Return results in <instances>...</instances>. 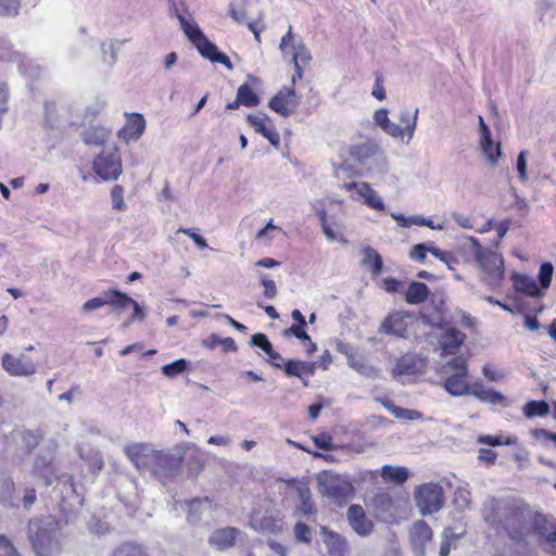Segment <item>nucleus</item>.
<instances>
[{
	"label": "nucleus",
	"instance_id": "obj_1",
	"mask_svg": "<svg viewBox=\"0 0 556 556\" xmlns=\"http://www.w3.org/2000/svg\"><path fill=\"white\" fill-rule=\"evenodd\" d=\"M483 518L491 527L504 529L511 540H520L531 533L536 516L529 507L514 500L490 498L483 504Z\"/></svg>",
	"mask_w": 556,
	"mask_h": 556
},
{
	"label": "nucleus",
	"instance_id": "obj_2",
	"mask_svg": "<svg viewBox=\"0 0 556 556\" xmlns=\"http://www.w3.org/2000/svg\"><path fill=\"white\" fill-rule=\"evenodd\" d=\"M60 529L52 518L33 519L28 523V539L37 556H58L62 552Z\"/></svg>",
	"mask_w": 556,
	"mask_h": 556
},
{
	"label": "nucleus",
	"instance_id": "obj_3",
	"mask_svg": "<svg viewBox=\"0 0 556 556\" xmlns=\"http://www.w3.org/2000/svg\"><path fill=\"white\" fill-rule=\"evenodd\" d=\"M469 241L475 261L481 269V280L491 288L500 287L505 273L503 255L482 247L473 237H470Z\"/></svg>",
	"mask_w": 556,
	"mask_h": 556
},
{
	"label": "nucleus",
	"instance_id": "obj_4",
	"mask_svg": "<svg viewBox=\"0 0 556 556\" xmlns=\"http://www.w3.org/2000/svg\"><path fill=\"white\" fill-rule=\"evenodd\" d=\"M175 15L185 35L192 41L203 58L208 59L213 63L224 64L228 70H232L230 59L204 36L197 24L190 23L178 10H176Z\"/></svg>",
	"mask_w": 556,
	"mask_h": 556
},
{
	"label": "nucleus",
	"instance_id": "obj_5",
	"mask_svg": "<svg viewBox=\"0 0 556 556\" xmlns=\"http://www.w3.org/2000/svg\"><path fill=\"white\" fill-rule=\"evenodd\" d=\"M442 375L446 376L444 389L453 396L469 394L471 386L467 382L468 376L467 361L463 356H457L448 361L441 369Z\"/></svg>",
	"mask_w": 556,
	"mask_h": 556
},
{
	"label": "nucleus",
	"instance_id": "obj_6",
	"mask_svg": "<svg viewBox=\"0 0 556 556\" xmlns=\"http://www.w3.org/2000/svg\"><path fill=\"white\" fill-rule=\"evenodd\" d=\"M58 443L54 440L48 441L37 454L31 473L43 481L46 485H51L59 479V468L54 463Z\"/></svg>",
	"mask_w": 556,
	"mask_h": 556
},
{
	"label": "nucleus",
	"instance_id": "obj_7",
	"mask_svg": "<svg viewBox=\"0 0 556 556\" xmlns=\"http://www.w3.org/2000/svg\"><path fill=\"white\" fill-rule=\"evenodd\" d=\"M414 500L422 516L438 513L445 501L443 488L433 482L424 483L416 488Z\"/></svg>",
	"mask_w": 556,
	"mask_h": 556
},
{
	"label": "nucleus",
	"instance_id": "obj_8",
	"mask_svg": "<svg viewBox=\"0 0 556 556\" xmlns=\"http://www.w3.org/2000/svg\"><path fill=\"white\" fill-rule=\"evenodd\" d=\"M92 169L102 180H116L122 174V160L116 147L104 149L93 161Z\"/></svg>",
	"mask_w": 556,
	"mask_h": 556
},
{
	"label": "nucleus",
	"instance_id": "obj_9",
	"mask_svg": "<svg viewBox=\"0 0 556 556\" xmlns=\"http://www.w3.org/2000/svg\"><path fill=\"white\" fill-rule=\"evenodd\" d=\"M321 493L339 505L346 503L354 494L351 482L339 475L326 473L320 480Z\"/></svg>",
	"mask_w": 556,
	"mask_h": 556
},
{
	"label": "nucleus",
	"instance_id": "obj_10",
	"mask_svg": "<svg viewBox=\"0 0 556 556\" xmlns=\"http://www.w3.org/2000/svg\"><path fill=\"white\" fill-rule=\"evenodd\" d=\"M336 350L346 357L348 365L359 375L367 378L377 376V370L368 365L365 357L358 354L350 344L338 342Z\"/></svg>",
	"mask_w": 556,
	"mask_h": 556
},
{
	"label": "nucleus",
	"instance_id": "obj_11",
	"mask_svg": "<svg viewBox=\"0 0 556 556\" xmlns=\"http://www.w3.org/2000/svg\"><path fill=\"white\" fill-rule=\"evenodd\" d=\"M2 367L10 376L15 377L30 376L36 372L35 364L24 354L14 356L10 353H5L2 356Z\"/></svg>",
	"mask_w": 556,
	"mask_h": 556
},
{
	"label": "nucleus",
	"instance_id": "obj_12",
	"mask_svg": "<svg viewBox=\"0 0 556 556\" xmlns=\"http://www.w3.org/2000/svg\"><path fill=\"white\" fill-rule=\"evenodd\" d=\"M346 518L349 526L362 538H367L372 533L374 523L367 517L361 505L353 504L348 508Z\"/></svg>",
	"mask_w": 556,
	"mask_h": 556
},
{
	"label": "nucleus",
	"instance_id": "obj_13",
	"mask_svg": "<svg viewBox=\"0 0 556 556\" xmlns=\"http://www.w3.org/2000/svg\"><path fill=\"white\" fill-rule=\"evenodd\" d=\"M409 317L410 316L405 312H393L381 323L379 332L395 336L397 338H406Z\"/></svg>",
	"mask_w": 556,
	"mask_h": 556
},
{
	"label": "nucleus",
	"instance_id": "obj_14",
	"mask_svg": "<svg viewBox=\"0 0 556 556\" xmlns=\"http://www.w3.org/2000/svg\"><path fill=\"white\" fill-rule=\"evenodd\" d=\"M247 121L250 126L253 127L256 132L265 137L270 142V144H273L276 149L279 148L280 136L276 130L273 122L266 114H249L247 116Z\"/></svg>",
	"mask_w": 556,
	"mask_h": 556
},
{
	"label": "nucleus",
	"instance_id": "obj_15",
	"mask_svg": "<svg viewBox=\"0 0 556 556\" xmlns=\"http://www.w3.org/2000/svg\"><path fill=\"white\" fill-rule=\"evenodd\" d=\"M532 532L539 535L544 551L556 555V527L553 523H548L544 516L539 515Z\"/></svg>",
	"mask_w": 556,
	"mask_h": 556
},
{
	"label": "nucleus",
	"instance_id": "obj_16",
	"mask_svg": "<svg viewBox=\"0 0 556 556\" xmlns=\"http://www.w3.org/2000/svg\"><path fill=\"white\" fill-rule=\"evenodd\" d=\"M124 452L138 469L148 468L152 464L155 454V451L147 443L126 445Z\"/></svg>",
	"mask_w": 556,
	"mask_h": 556
},
{
	"label": "nucleus",
	"instance_id": "obj_17",
	"mask_svg": "<svg viewBox=\"0 0 556 556\" xmlns=\"http://www.w3.org/2000/svg\"><path fill=\"white\" fill-rule=\"evenodd\" d=\"M298 99L293 88L280 90L275 97H273L268 103V106L280 114L283 117L291 115L294 109L298 106Z\"/></svg>",
	"mask_w": 556,
	"mask_h": 556
},
{
	"label": "nucleus",
	"instance_id": "obj_18",
	"mask_svg": "<svg viewBox=\"0 0 556 556\" xmlns=\"http://www.w3.org/2000/svg\"><path fill=\"white\" fill-rule=\"evenodd\" d=\"M410 543L417 556H424L426 544L432 539V530L429 525L419 520L415 522L409 532Z\"/></svg>",
	"mask_w": 556,
	"mask_h": 556
},
{
	"label": "nucleus",
	"instance_id": "obj_19",
	"mask_svg": "<svg viewBox=\"0 0 556 556\" xmlns=\"http://www.w3.org/2000/svg\"><path fill=\"white\" fill-rule=\"evenodd\" d=\"M324 543L331 556H346L350 552V545L345 536L338 532L321 528Z\"/></svg>",
	"mask_w": 556,
	"mask_h": 556
},
{
	"label": "nucleus",
	"instance_id": "obj_20",
	"mask_svg": "<svg viewBox=\"0 0 556 556\" xmlns=\"http://www.w3.org/2000/svg\"><path fill=\"white\" fill-rule=\"evenodd\" d=\"M240 530L235 527L220 528L210 535L208 544L218 551H226L236 543Z\"/></svg>",
	"mask_w": 556,
	"mask_h": 556
},
{
	"label": "nucleus",
	"instance_id": "obj_21",
	"mask_svg": "<svg viewBox=\"0 0 556 556\" xmlns=\"http://www.w3.org/2000/svg\"><path fill=\"white\" fill-rule=\"evenodd\" d=\"M146 129V119L142 114H131L126 125L118 131V137L125 141L138 140Z\"/></svg>",
	"mask_w": 556,
	"mask_h": 556
},
{
	"label": "nucleus",
	"instance_id": "obj_22",
	"mask_svg": "<svg viewBox=\"0 0 556 556\" xmlns=\"http://www.w3.org/2000/svg\"><path fill=\"white\" fill-rule=\"evenodd\" d=\"M469 394L473 395L482 403L501 405L503 407L508 406L506 397L501 392L485 389L481 382H475L471 386Z\"/></svg>",
	"mask_w": 556,
	"mask_h": 556
},
{
	"label": "nucleus",
	"instance_id": "obj_23",
	"mask_svg": "<svg viewBox=\"0 0 556 556\" xmlns=\"http://www.w3.org/2000/svg\"><path fill=\"white\" fill-rule=\"evenodd\" d=\"M250 526L258 532L277 533L282 529L281 522L273 516H266L261 511H253L250 517Z\"/></svg>",
	"mask_w": 556,
	"mask_h": 556
},
{
	"label": "nucleus",
	"instance_id": "obj_24",
	"mask_svg": "<svg viewBox=\"0 0 556 556\" xmlns=\"http://www.w3.org/2000/svg\"><path fill=\"white\" fill-rule=\"evenodd\" d=\"M424 367V362L414 354H405L397 359L393 368L394 376L414 375L420 372Z\"/></svg>",
	"mask_w": 556,
	"mask_h": 556
},
{
	"label": "nucleus",
	"instance_id": "obj_25",
	"mask_svg": "<svg viewBox=\"0 0 556 556\" xmlns=\"http://www.w3.org/2000/svg\"><path fill=\"white\" fill-rule=\"evenodd\" d=\"M152 464L156 466L155 473L172 476L178 470L180 462L174 455L155 452Z\"/></svg>",
	"mask_w": 556,
	"mask_h": 556
},
{
	"label": "nucleus",
	"instance_id": "obj_26",
	"mask_svg": "<svg viewBox=\"0 0 556 556\" xmlns=\"http://www.w3.org/2000/svg\"><path fill=\"white\" fill-rule=\"evenodd\" d=\"M466 334L455 328H447L440 338V344L445 354H455L463 344Z\"/></svg>",
	"mask_w": 556,
	"mask_h": 556
},
{
	"label": "nucleus",
	"instance_id": "obj_27",
	"mask_svg": "<svg viewBox=\"0 0 556 556\" xmlns=\"http://www.w3.org/2000/svg\"><path fill=\"white\" fill-rule=\"evenodd\" d=\"M380 152L379 144L374 140H366L351 147L350 155L358 163L376 156Z\"/></svg>",
	"mask_w": 556,
	"mask_h": 556
},
{
	"label": "nucleus",
	"instance_id": "obj_28",
	"mask_svg": "<svg viewBox=\"0 0 556 556\" xmlns=\"http://www.w3.org/2000/svg\"><path fill=\"white\" fill-rule=\"evenodd\" d=\"M511 279L514 282V287L517 291L534 298H539L542 295V291L538 287L536 281L533 277L515 273L513 274Z\"/></svg>",
	"mask_w": 556,
	"mask_h": 556
},
{
	"label": "nucleus",
	"instance_id": "obj_29",
	"mask_svg": "<svg viewBox=\"0 0 556 556\" xmlns=\"http://www.w3.org/2000/svg\"><path fill=\"white\" fill-rule=\"evenodd\" d=\"M315 365V363L288 359L285 362L283 368L285 372L289 377H298L300 379H303V376L311 377L314 375Z\"/></svg>",
	"mask_w": 556,
	"mask_h": 556
},
{
	"label": "nucleus",
	"instance_id": "obj_30",
	"mask_svg": "<svg viewBox=\"0 0 556 556\" xmlns=\"http://www.w3.org/2000/svg\"><path fill=\"white\" fill-rule=\"evenodd\" d=\"M409 472L405 467L384 465L381 468V478L387 482L403 484L407 481Z\"/></svg>",
	"mask_w": 556,
	"mask_h": 556
},
{
	"label": "nucleus",
	"instance_id": "obj_31",
	"mask_svg": "<svg viewBox=\"0 0 556 556\" xmlns=\"http://www.w3.org/2000/svg\"><path fill=\"white\" fill-rule=\"evenodd\" d=\"M358 195L363 198L366 205L374 210L383 211L386 207L381 197L371 188L368 182H362V186H359Z\"/></svg>",
	"mask_w": 556,
	"mask_h": 556
},
{
	"label": "nucleus",
	"instance_id": "obj_32",
	"mask_svg": "<svg viewBox=\"0 0 556 556\" xmlns=\"http://www.w3.org/2000/svg\"><path fill=\"white\" fill-rule=\"evenodd\" d=\"M185 505L187 510V520L190 523H197L201 519L204 510L210 508V502L207 497L203 500L194 498L185 503Z\"/></svg>",
	"mask_w": 556,
	"mask_h": 556
},
{
	"label": "nucleus",
	"instance_id": "obj_33",
	"mask_svg": "<svg viewBox=\"0 0 556 556\" xmlns=\"http://www.w3.org/2000/svg\"><path fill=\"white\" fill-rule=\"evenodd\" d=\"M429 288L424 282H412L407 289L405 300L408 304H420L429 295Z\"/></svg>",
	"mask_w": 556,
	"mask_h": 556
},
{
	"label": "nucleus",
	"instance_id": "obj_34",
	"mask_svg": "<svg viewBox=\"0 0 556 556\" xmlns=\"http://www.w3.org/2000/svg\"><path fill=\"white\" fill-rule=\"evenodd\" d=\"M110 136V130L102 126H94L86 129L83 140L86 144L102 146Z\"/></svg>",
	"mask_w": 556,
	"mask_h": 556
},
{
	"label": "nucleus",
	"instance_id": "obj_35",
	"mask_svg": "<svg viewBox=\"0 0 556 556\" xmlns=\"http://www.w3.org/2000/svg\"><path fill=\"white\" fill-rule=\"evenodd\" d=\"M418 113V109H415L413 113L408 109H403L399 114V118L403 124L402 129L407 136L408 141L414 137L417 127Z\"/></svg>",
	"mask_w": 556,
	"mask_h": 556
},
{
	"label": "nucleus",
	"instance_id": "obj_36",
	"mask_svg": "<svg viewBox=\"0 0 556 556\" xmlns=\"http://www.w3.org/2000/svg\"><path fill=\"white\" fill-rule=\"evenodd\" d=\"M480 147L489 163L495 165L502 155L500 142H494L490 135L488 136L486 142L484 141V137L480 138Z\"/></svg>",
	"mask_w": 556,
	"mask_h": 556
},
{
	"label": "nucleus",
	"instance_id": "obj_37",
	"mask_svg": "<svg viewBox=\"0 0 556 556\" xmlns=\"http://www.w3.org/2000/svg\"><path fill=\"white\" fill-rule=\"evenodd\" d=\"M108 303L115 309H127L134 303V299L118 290L108 289Z\"/></svg>",
	"mask_w": 556,
	"mask_h": 556
},
{
	"label": "nucleus",
	"instance_id": "obj_38",
	"mask_svg": "<svg viewBox=\"0 0 556 556\" xmlns=\"http://www.w3.org/2000/svg\"><path fill=\"white\" fill-rule=\"evenodd\" d=\"M522 413L527 418L545 417L549 413V405L543 400L529 401L522 407Z\"/></svg>",
	"mask_w": 556,
	"mask_h": 556
},
{
	"label": "nucleus",
	"instance_id": "obj_39",
	"mask_svg": "<svg viewBox=\"0 0 556 556\" xmlns=\"http://www.w3.org/2000/svg\"><path fill=\"white\" fill-rule=\"evenodd\" d=\"M363 253V264L366 266H370L374 275H379L383 266L382 258L379 255V253L371 247L364 248Z\"/></svg>",
	"mask_w": 556,
	"mask_h": 556
},
{
	"label": "nucleus",
	"instance_id": "obj_40",
	"mask_svg": "<svg viewBox=\"0 0 556 556\" xmlns=\"http://www.w3.org/2000/svg\"><path fill=\"white\" fill-rule=\"evenodd\" d=\"M237 97L238 101L241 102V105L244 106L253 108L260 103L258 96L248 84H243L238 88Z\"/></svg>",
	"mask_w": 556,
	"mask_h": 556
},
{
	"label": "nucleus",
	"instance_id": "obj_41",
	"mask_svg": "<svg viewBox=\"0 0 556 556\" xmlns=\"http://www.w3.org/2000/svg\"><path fill=\"white\" fill-rule=\"evenodd\" d=\"M123 41L118 40H108L101 43V51L103 54V61L108 63L110 66L114 65L117 60V51Z\"/></svg>",
	"mask_w": 556,
	"mask_h": 556
},
{
	"label": "nucleus",
	"instance_id": "obj_42",
	"mask_svg": "<svg viewBox=\"0 0 556 556\" xmlns=\"http://www.w3.org/2000/svg\"><path fill=\"white\" fill-rule=\"evenodd\" d=\"M296 491H298L299 500L301 502L300 507H299L300 510L304 515L313 514L315 511V509H314V504L312 502V492H311L309 488L306 486L305 484H302V485L298 486Z\"/></svg>",
	"mask_w": 556,
	"mask_h": 556
},
{
	"label": "nucleus",
	"instance_id": "obj_43",
	"mask_svg": "<svg viewBox=\"0 0 556 556\" xmlns=\"http://www.w3.org/2000/svg\"><path fill=\"white\" fill-rule=\"evenodd\" d=\"M14 439L21 440L28 452L39 444V435L30 430H15L12 433Z\"/></svg>",
	"mask_w": 556,
	"mask_h": 556
},
{
	"label": "nucleus",
	"instance_id": "obj_44",
	"mask_svg": "<svg viewBox=\"0 0 556 556\" xmlns=\"http://www.w3.org/2000/svg\"><path fill=\"white\" fill-rule=\"evenodd\" d=\"M374 505L377 510L391 516L393 513V500L389 493H379L374 498Z\"/></svg>",
	"mask_w": 556,
	"mask_h": 556
},
{
	"label": "nucleus",
	"instance_id": "obj_45",
	"mask_svg": "<svg viewBox=\"0 0 556 556\" xmlns=\"http://www.w3.org/2000/svg\"><path fill=\"white\" fill-rule=\"evenodd\" d=\"M113 556H148L141 545L135 543H124L118 546Z\"/></svg>",
	"mask_w": 556,
	"mask_h": 556
},
{
	"label": "nucleus",
	"instance_id": "obj_46",
	"mask_svg": "<svg viewBox=\"0 0 556 556\" xmlns=\"http://www.w3.org/2000/svg\"><path fill=\"white\" fill-rule=\"evenodd\" d=\"M292 61L293 63H301L303 65H307L312 60V55L309 50L303 43V41L298 42L296 45H292Z\"/></svg>",
	"mask_w": 556,
	"mask_h": 556
},
{
	"label": "nucleus",
	"instance_id": "obj_47",
	"mask_svg": "<svg viewBox=\"0 0 556 556\" xmlns=\"http://www.w3.org/2000/svg\"><path fill=\"white\" fill-rule=\"evenodd\" d=\"M15 490L14 481L11 477H0V502L8 503L12 501Z\"/></svg>",
	"mask_w": 556,
	"mask_h": 556
},
{
	"label": "nucleus",
	"instance_id": "obj_48",
	"mask_svg": "<svg viewBox=\"0 0 556 556\" xmlns=\"http://www.w3.org/2000/svg\"><path fill=\"white\" fill-rule=\"evenodd\" d=\"M21 0H0V16L14 17L18 14Z\"/></svg>",
	"mask_w": 556,
	"mask_h": 556
},
{
	"label": "nucleus",
	"instance_id": "obj_49",
	"mask_svg": "<svg viewBox=\"0 0 556 556\" xmlns=\"http://www.w3.org/2000/svg\"><path fill=\"white\" fill-rule=\"evenodd\" d=\"M187 369V362L184 358L177 359L162 367V372L166 377L173 378L182 374Z\"/></svg>",
	"mask_w": 556,
	"mask_h": 556
},
{
	"label": "nucleus",
	"instance_id": "obj_50",
	"mask_svg": "<svg viewBox=\"0 0 556 556\" xmlns=\"http://www.w3.org/2000/svg\"><path fill=\"white\" fill-rule=\"evenodd\" d=\"M553 270L554 267L549 262H545L541 265L539 271V279L542 289H547L549 287L553 277Z\"/></svg>",
	"mask_w": 556,
	"mask_h": 556
},
{
	"label": "nucleus",
	"instance_id": "obj_51",
	"mask_svg": "<svg viewBox=\"0 0 556 556\" xmlns=\"http://www.w3.org/2000/svg\"><path fill=\"white\" fill-rule=\"evenodd\" d=\"M108 304V290H105L99 296L92 298L85 302L83 305V311L91 312Z\"/></svg>",
	"mask_w": 556,
	"mask_h": 556
},
{
	"label": "nucleus",
	"instance_id": "obj_52",
	"mask_svg": "<svg viewBox=\"0 0 556 556\" xmlns=\"http://www.w3.org/2000/svg\"><path fill=\"white\" fill-rule=\"evenodd\" d=\"M312 440L316 447L324 451H333L334 444L332 443V437L326 432L319 433L312 437Z\"/></svg>",
	"mask_w": 556,
	"mask_h": 556
},
{
	"label": "nucleus",
	"instance_id": "obj_53",
	"mask_svg": "<svg viewBox=\"0 0 556 556\" xmlns=\"http://www.w3.org/2000/svg\"><path fill=\"white\" fill-rule=\"evenodd\" d=\"M251 344L262 349L267 355H271L273 344L264 333H255L251 338Z\"/></svg>",
	"mask_w": 556,
	"mask_h": 556
},
{
	"label": "nucleus",
	"instance_id": "obj_54",
	"mask_svg": "<svg viewBox=\"0 0 556 556\" xmlns=\"http://www.w3.org/2000/svg\"><path fill=\"white\" fill-rule=\"evenodd\" d=\"M393 416L406 420H418L422 418V414L420 412L399 406L396 407V409L393 410Z\"/></svg>",
	"mask_w": 556,
	"mask_h": 556
},
{
	"label": "nucleus",
	"instance_id": "obj_55",
	"mask_svg": "<svg viewBox=\"0 0 556 556\" xmlns=\"http://www.w3.org/2000/svg\"><path fill=\"white\" fill-rule=\"evenodd\" d=\"M111 198L113 208L118 211L125 210L124 189L121 186L116 185L112 188Z\"/></svg>",
	"mask_w": 556,
	"mask_h": 556
},
{
	"label": "nucleus",
	"instance_id": "obj_56",
	"mask_svg": "<svg viewBox=\"0 0 556 556\" xmlns=\"http://www.w3.org/2000/svg\"><path fill=\"white\" fill-rule=\"evenodd\" d=\"M11 43L4 38H0V60L2 61H18L20 55L10 51Z\"/></svg>",
	"mask_w": 556,
	"mask_h": 556
},
{
	"label": "nucleus",
	"instance_id": "obj_57",
	"mask_svg": "<svg viewBox=\"0 0 556 556\" xmlns=\"http://www.w3.org/2000/svg\"><path fill=\"white\" fill-rule=\"evenodd\" d=\"M527 151H520L517 156L516 162V168L519 175V179L525 182L528 180V173H527Z\"/></svg>",
	"mask_w": 556,
	"mask_h": 556
},
{
	"label": "nucleus",
	"instance_id": "obj_58",
	"mask_svg": "<svg viewBox=\"0 0 556 556\" xmlns=\"http://www.w3.org/2000/svg\"><path fill=\"white\" fill-rule=\"evenodd\" d=\"M261 283L264 287V295L267 299H274L277 293L278 289L276 287V283L274 280L268 279L264 274L260 276Z\"/></svg>",
	"mask_w": 556,
	"mask_h": 556
},
{
	"label": "nucleus",
	"instance_id": "obj_59",
	"mask_svg": "<svg viewBox=\"0 0 556 556\" xmlns=\"http://www.w3.org/2000/svg\"><path fill=\"white\" fill-rule=\"evenodd\" d=\"M0 556H21L11 541L2 534H0Z\"/></svg>",
	"mask_w": 556,
	"mask_h": 556
},
{
	"label": "nucleus",
	"instance_id": "obj_60",
	"mask_svg": "<svg viewBox=\"0 0 556 556\" xmlns=\"http://www.w3.org/2000/svg\"><path fill=\"white\" fill-rule=\"evenodd\" d=\"M294 534L301 542L308 543L311 541V529L303 522H298L294 527Z\"/></svg>",
	"mask_w": 556,
	"mask_h": 556
},
{
	"label": "nucleus",
	"instance_id": "obj_61",
	"mask_svg": "<svg viewBox=\"0 0 556 556\" xmlns=\"http://www.w3.org/2000/svg\"><path fill=\"white\" fill-rule=\"evenodd\" d=\"M381 129L389 136L393 138H400L404 137L405 132L402 129V126L391 122L390 119L384 123V125L381 127Z\"/></svg>",
	"mask_w": 556,
	"mask_h": 556
},
{
	"label": "nucleus",
	"instance_id": "obj_62",
	"mask_svg": "<svg viewBox=\"0 0 556 556\" xmlns=\"http://www.w3.org/2000/svg\"><path fill=\"white\" fill-rule=\"evenodd\" d=\"M306 326H302L301 324H293L288 330H286V334H293L295 338L302 341H309V336L305 330Z\"/></svg>",
	"mask_w": 556,
	"mask_h": 556
},
{
	"label": "nucleus",
	"instance_id": "obj_63",
	"mask_svg": "<svg viewBox=\"0 0 556 556\" xmlns=\"http://www.w3.org/2000/svg\"><path fill=\"white\" fill-rule=\"evenodd\" d=\"M427 252L428 248L424 243H419L412 248L409 255L414 261L424 262Z\"/></svg>",
	"mask_w": 556,
	"mask_h": 556
},
{
	"label": "nucleus",
	"instance_id": "obj_64",
	"mask_svg": "<svg viewBox=\"0 0 556 556\" xmlns=\"http://www.w3.org/2000/svg\"><path fill=\"white\" fill-rule=\"evenodd\" d=\"M130 307L134 308V313H132L130 319L124 324V326H127L130 321L143 320L147 316L144 308L135 300H134V303H131Z\"/></svg>",
	"mask_w": 556,
	"mask_h": 556
}]
</instances>
